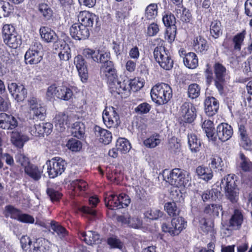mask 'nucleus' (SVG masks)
<instances>
[{
    "label": "nucleus",
    "instance_id": "nucleus-44",
    "mask_svg": "<svg viewBox=\"0 0 252 252\" xmlns=\"http://www.w3.org/2000/svg\"><path fill=\"white\" fill-rule=\"evenodd\" d=\"M21 212L14 206L9 205L4 208V214L5 217H10L11 219L18 220Z\"/></svg>",
    "mask_w": 252,
    "mask_h": 252
},
{
    "label": "nucleus",
    "instance_id": "nucleus-32",
    "mask_svg": "<svg viewBox=\"0 0 252 252\" xmlns=\"http://www.w3.org/2000/svg\"><path fill=\"white\" fill-rule=\"evenodd\" d=\"M193 47L197 52L205 53L207 51L209 46L206 40L199 36L194 40Z\"/></svg>",
    "mask_w": 252,
    "mask_h": 252
},
{
    "label": "nucleus",
    "instance_id": "nucleus-24",
    "mask_svg": "<svg viewBox=\"0 0 252 252\" xmlns=\"http://www.w3.org/2000/svg\"><path fill=\"white\" fill-rule=\"evenodd\" d=\"M94 132L96 136L99 137V140L100 142L105 145L109 144L111 142L112 136L111 132L109 131L101 128L98 126H95Z\"/></svg>",
    "mask_w": 252,
    "mask_h": 252
},
{
    "label": "nucleus",
    "instance_id": "nucleus-48",
    "mask_svg": "<svg viewBox=\"0 0 252 252\" xmlns=\"http://www.w3.org/2000/svg\"><path fill=\"white\" fill-rule=\"evenodd\" d=\"M240 167L245 172L252 171V162L243 153L240 154Z\"/></svg>",
    "mask_w": 252,
    "mask_h": 252
},
{
    "label": "nucleus",
    "instance_id": "nucleus-27",
    "mask_svg": "<svg viewBox=\"0 0 252 252\" xmlns=\"http://www.w3.org/2000/svg\"><path fill=\"white\" fill-rule=\"evenodd\" d=\"M81 235L83 238V240L88 245H92L100 243V235L96 232L93 231H88L87 232H83L81 233Z\"/></svg>",
    "mask_w": 252,
    "mask_h": 252
},
{
    "label": "nucleus",
    "instance_id": "nucleus-58",
    "mask_svg": "<svg viewBox=\"0 0 252 252\" xmlns=\"http://www.w3.org/2000/svg\"><path fill=\"white\" fill-rule=\"evenodd\" d=\"M66 146L73 152H78L82 148V143L76 139L71 138L68 141Z\"/></svg>",
    "mask_w": 252,
    "mask_h": 252
},
{
    "label": "nucleus",
    "instance_id": "nucleus-11",
    "mask_svg": "<svg viewBox=\"0 0 252 252\" xmlns=\"http://www.w3.org/2000/svg\"><path fill=\"white\" fill-rule=\"evenodd\" d=\"M179 114L183 121L190 123L196 118V109L192 104L185 102L180 107Z\"/></svg>",
    "mask_w": 252,
    "mask_h": 252
},
{
    "label": "nucleus",
    "instance_id": "nucleus-30",
    "mask_svg": "<svg viewBox=\"0 0 252 252\" xmlns=\"http://www.w3.org/2000/svg\"><path fill=\"white\" fill-rule=\"evenodd\" d=\"M202 127L204 130L208 140L213 142H215L216 137L214 135L215 131L213 122L209 120H205L202 125Z\"/></svg>",
    "mask_w": 252,
    "mask_h": 252
},
{
    "label": "nucleus",
    "instance_id": "nucleus-62",
    "mask_svg": "<svg viewBox=\"0 0 252 252\" xmlns=\"http://www.w3.org/2000/svg\"><path fill=\"white\" fill-rule=\"evenodd\" d=\"M151 109V106L147 102L139 104L135 109V112L140 115L147 114Z\"/></svg>",
    "mask_w": 252,
    "mask_h": 252
},
{
    "label": "nucleus",
    "instance_id": "nucleus-43",
    "mask_svg": "<svg viewBox=\"0 0 252 252\" xmlns=\"http://www.w3.org/2000/svg\"><path fill=\"white\" fill-rule=\"evenodd\" d=\"M215 74V79L219 81H224L226 74L225 67L220 63H216L214 66Z\"/></svg>",
    "mask_w": 252,
    "mask_h": 252
},
{
    "label": "nucleus",
    "instance_id": "nucleus-17",
    "mask_svg": "<svg viewBox=\"0 0 252 252\" xmlns=\"http://www.w3.org/2000/svg\"><path fill=\"white\" fill-rule=\"evenodd\" d=\"M109 52L99 50H94L90 48H86L83 50V56L87 59H91L94 62L99 63L104 58H107V54Z\"/></svg>",
    "mask_w": 252,
    "mask_h": 252
},
{
    "label": "nucleus",
    "instance_id": "nucleus-28",
    "mask_svg": "<svg viewBox=\"0 0 252 252\" xmlns=\"http://www.w3.org/2000/svg\"><path fill=\"white\" fill-rule=\"evenodd\" d=\"M243 220V217L241 212L235 211L229 220L228 226L231 229L237 230L240 228Z\"/></svg>",
    "mask_w": 252,
    "mask_h": 252
},
{
    "label": "nucleus",
    "instance_id": "nucleus-57",
    "mask_svg": "<svg viewBox=\"0 0 252 252\" xmlns=\"http://www.w3.org/2000/svg\"><path fill=\"white\" fill-rule=\"evenodd\" d=\"M162 21L164 25L167 27H176L175 26L176 19L173 14L166 13L163 16Z\"/></svg>",
    "mask_w": 252,
    "mask_h": 252
},
{
    "label": "nucleus",
    "instance_id": "nucleus-51",
    "mask_svg": "<svg viewBox=\"0 0 252 252\" xmlns=\"http://www.w3.org/2000/svg\"><path fill=\"white\" fill-rule=\"evenodd\" d=\"M158 14V5L155 3L149 4L145 9V16L151 20L155 18Z\"/></svg>",
    "mask_w": 252,
    "mask_h": 252
},
{
    "label": "nucleus",
    "instance_id": "nucleus-5",
    "mask_svg": "<svg viewBox=\"0 0 252 252\" xmlns=\"http://www.w3.org/2000/svg\"><path fill=\"white\" fill-rule=\"evenodd\" d=\"M108 83L111 93L114 95H121L122 97H126L130 93L129 80L126 78L119 79L118 77Z\"/></svg>",
    "mask_w": 252,
    "mask_h": 252
},
{
    "label": "nucleus",
    "instance_id": "nucleus-55",
    "mask_svg": "<svg viewBox=\"0 0 252 252\" xmlns=\"http://www.w3.org/2000/svg\"><path fill=\"white\" fill-rule=\"evenodd\" d=\"M27 91L24 86L22 85L19 86V89L16 90L15 94L12 95L13 97L17 101H22L27 97Z\"/></svg>",
    "mask_w": 252,
    "mask_h": 252
},
{
    "label": "nucleus",
    "instance_id": "nucleus-53",
    "mask_svg": "<svg viewBox=\"0 0 252 252\" xmlns=\"http://www.w3.org/2000/svg\"><path fill=\"white\" fill-rule=\"evenodd\" d=\"M0 13L3 17H8L14 10L13 6L8 2H0Z\"/></svg>",
    "mask_w": 252,
    "mask_h": 252
},
{
    "label": "nucleus",
    "instance_id": "nucleus-63",
    "mask_svg": "<svg viewBox=\"0 0 252 252\" xmlns=\"http://www.w3.org/2000/svg\"><path fill=\"white\" fill-rule=\"evenodd\" d=\"M176 27L167 28L165 38L168 42L171 43L174 41L176 35Z\"/></svg>",
    "mask_w": 252,
    "mask_h": 252
},
{
    "label": "nucleus",
    "instance_id": "nucleus-64",
    "mask_svg": "<svg viewBox=\"0 0 252 252\" xmlns=\"http://www.w3.org/2000/svg\"><path fill=\"white\" fill-rule=\"evenodd\" d=\"M28 51L36 52L43 55V48L41 43L37 40L33 41Z\"/></svg>",
    "mask_w": 252,
    "mask_h": 252
},
{
    "label": "nucleus",
    "instance_id": "nucleus-10",
    "mask_svg": "<svg viewBox=\"0 0 252 252\" xmlns=\"http://www.w3.org/2000/svg\"><path fill=\"white\" fill-rule=\"evenodd\" d=\"M104 124L108 128L116 127L120 124V118L115 108L105 109L102 113Z\"/></svg>",
    "mask_w": 252,
    "mask_h": 252
},
{
    "label": "nucleus",
    "instance_id": "nucleus-45",
    "mask_svg": "<svg viewBox=\"0 0 252 252\" xmlns=\"http://www.w3.org/2000/svg\"><path fill=\"white\" fill-rule=\"evenodd\" d=\"M38 9L40 14L46 20H49L53 16V10L46 3H41L39 4Z\"/></svg>",
    "mask_w": 252,
    "mask_h": 252
},
{
    "label": "nucleus",
    "instance_id": "nucleus-7",
    "mask_svg": "<svg viewBox=\"0 0 252 252\" xmlns=\"http://www.w3.org/2000/svg\"><path fill=\"white\" fill-rule=\"evenodd\" d=\"M29 106L30 120L37 121L43 120L45 117V108L38 103L37 99L34 97H30L28 100Z\"/></svg>",
    "mask_w": 252,
    "mask_h": 252
},
{
    "label": "nucleus",
    "instance_id": "nucleus-20",
    "mask_svg": "<svg viewBox=\"0 0 252 252\" xmlns=\"http://www.w3.org/2000/svg\"><path fill=\"white\" fill-rule=\"evenodd\" d=\"M74 63L76 65L81 80L84 82L88 79V69L86 62L83 56L78 55L74 59Z\"/></svg>",
    "mask_w": 252,
    "mask_h": 252
},
{
    "label": "nucleus",
    "instance_id": "nucleus-35",
    "mask_svg": "<svg viewBox=\"0 0 252 252\" xmlns=\"http://www.w3.org/2000/svg\"><path fill=\"white\" fill-rule=\"evenodd\" d=\"M105 204L107 207L112 210L123 208L122 205L120 204V195H110L108 198V201L106 198L105 199Z\"/></svg>",
    "mask_w": 252,
    "mask_h": 252
},
{
    "label": "nucleus",
    "instance_id": "nucleus-46",
    "mask_svg": "<svg viewBox=\"0 0 252 252\" xmlns=\"http://www.w3.org/2000/svg\"><path fill=\"white\" fill-rule=\"evenodd\" d=\"M168 150L171 153L178 155L181 151V145L177 138L172 137L168 141Z\"/></svg>",
    "mask_w": 252,
    "mask_h": 252
},
{
    "label": "nucleus",
    "instance_id": "nucleus-26",
    "mask_svg": "<svg viewBox=\"0 0 252 252\" xmlns=\"http://www.w3.org/2000/svg\"><path fill=\"white\" fill-rule=\"evenodd\" d=\"M29 140V137L17 131H13L11 135V141L16 147L22 148L25 143Z\"/></svg>",
    "mask_w": 252,
    "mask_h": 252
},
{
    "label": "nucleus",
    "instance_id": "nucleus-16",
    "mask_svg": "<svg viewBox=\"0 0 252 252\" xmlns=\"http://www.w3.org/2000/svg\"><path fill=\"white\" fill-rule=\"evenodd\" d=\"M72 117L69 116L64 112L57 114L53 119V123L56 129L63 132L65 129V126L72 122Z\"/></svg>",
    "mask_w": 252,
    "mask_h": 252
},
{
    "label": "nucleus",
    "instance_id": "nucleus-42",
    "mask_svg": "<svg viewBox=\"0 0 252 252\" xmlns=\"http://www.w3.org/2000/svg\"><path fill=\"white\" fill-rule=\"evenodd\" d=\"M49 242L45 239H36L33 243L32 252H46L48 250Z\"/></svg>",
    "mask_w": 252,
    "mask_h": 252
},
{
    "label": "nucleus",
    "instance_id": "nucleus-41",
    "mask_svg": "<svg viewBox=\"0 0 252 252\" xmlns=\"http://www.w3.org/2000/svg\"><path fill=\"white\" fill-rule=\"evenodd\" d=\"M119 220L127 223L129 226L135 229H139L142 225V221L138 218L129 217L126 219L124 216H120L119 218Z\"/></svg>",
    "mask_w": 252,
    "mask_h": 252
},
{
    "label": "nucleus",
    "instance_id": "nucleus-40",
    "mask_svg": "<svg viewBox=\"0 0 252 252\" xmlns=\"http://www.w3.org/2000/svg\"><path fill=\"white\" fill-rule=\"evenodd\" d=\"M188 144L191 151L194 153L199 151L201 145L200 140L193 133L188 134Z\"/></svg>",
    "mask_w": 252,
    "mask_h": 252
},
{
    "label": "nucleus",
    "instance_id": "nucleus-54",
    "mask_svg": "<svg viewBox=\"0 0 252 252\" xmlns=\"http://www.w3.org/2000/svg\"><path fill=\"white\" fill-rule=\"evenodd\" d=\"M210 32L215 38H218L222 34L221 23L220 22H213L211 25Z\"/></svg>",
    "mask_w": 252,
    "mask_h": 252
},
{
    "label": "nucleus",
    "instance_id": "nucleus-34",
    "mask_svg": "<svg viewBox=\"0 0 252 252\" xmlns=\"http://www.w3.org/2000/svg\"><path fill=\"white\" fill-rule=\"evenodd\" d=\"M71 132L72 135L78 139L83 137L85 132V126L80 121H77L71 125Z\"/></svg>",
    "mask_w": 252,
    "mask_h": 252
},
{
    "label": "nucleus",
    "instance_id": "nucleus-29",
    "mask_svg": "<svg viewBox=\"0 0 252 252\" xmlns=\"http://www.w3.org/2000/svg\"><path fill=\"white\" fill-rule=\"evenodd\" d=\"M239 133L241 138V144L247 150L252 149V142L249 138L245 127L243 125L239 126Z\"/></svg>",
    "mask_w": 252,
    "mask_h": 252
},
{
    "label": "nucleus",
    "instance_id": "nucleus-59",
    "mask_svg": "<svg viewBox=\"0 0 252 252\" xmlns=\"http://www.w3.org/2000/svg\"><path fill=\"white\" fill-rule=\"evenodd\" d=\"M51 227L54 232L56 233L60 238L64 237L66 236V231L65 229L55 221L51 222Z\"/></svg>",
    "mask_w": 252,
    "mask_h": 252
},
{
    "label": "nucleus",
    "instance_id": "nucleus-56",
    "mask_svg": "<svg viewBox=\"0 0 252 252\" xmlns=\"http://www.w3.org/2000/svg\"><path fill=\"white\" fill-rule=\"evenodd\" d=\"M200 93V87L195 83L191 84L188 87V95L193 99L197 98Z\"/></svg>",
    "mask_w": 252,
    "mask_h": 252
},
{
    "label": "nucleus",
    "instance_id": "nucleus-33",
    "mask_svg": "<svg viewBox=\"0 0 252 252\" xmlns=\"http://www.w3.org/2000/svg\"><path fill=\"white\" fill-rule=\"evenodd\" d=\"M172 228L174 229V234L176 236L179 235L181 231L187 226V222L184 218L178 217L173 218L171 220Z\"/></svg>",
    "mask_w": 252,
    "mask_h": 252
},
{
    "label": "nucleus",
    "instance_id": "nucleus-47",
    "mask_svg": "<svg viewBox=\"0 0 252 252\" xmlns=\"http://www.w3.org/2000/svg\"><path fill=\"white\" fill-rule=\"evenodd\" d=\"M116 147L122 153L128 152L131 148L129 141L123 138H120L117 140Z\"/></svg>",
    "mask_w": 252,
    "mask_h": 252
},
{
    "label": "nucleus",
    "instance_id": "nucleus-14",
    "mask_svg": "<svg viewBox=\"0 0 252 252\" xmlns=\"http://www.w3.org/2000/svg\"><path fill=\"white\" fill-rule=\"evenodd\" d=\"M90 32L87 28L78 23H75L70 28V34L72 38L76 40H84L90 35Z\"/></svg>",
    "mask_w": 252,
    "mask_h": 252
},
{
    "label": "nucleus",
    "instance_id": "nucleus-21",
    "mask_svg": "<svg viewBox=\"0 0 252 252\" xmlns=\"http://www.w3.org/2000/svg\"><path fill=\"white\" fill-rule=\"evenodd\" d=\"M221 187L217 186L216 188H213L211 190H207L203 191L200 195L202 200L206 202L209 200L217 201L220 200L222 195L221 191Z\"/></svg>",
    "mask_w": 252,
    "mask_h": 252
},
{
    "label": "nucleus",
    "instance_id": "nucleus-52",
    "mask_svg": "<svg viewBox=\"0 0 252 252\" xmlns=\"http://www.w3.org/2000/svg\"><path fill=\"white\" fill-rule=\"evenodd\" d=\"M246 32L245 31L242 32L237 34L233 37V42L234 44V49L236 50L240 51L241 49V45L243 43Z\"/></svg>",
    "mask_w": 252,
    "mask_h": 252
},
{
    "label": "nucleus",
    "instance_id": "nucleus-3",
    "mask_svg": "<svg viewBox=\"0 0 252 252\" xmlns=\"http://www.w3.org/2000/svg\"><path fill=\"white\" fill-rule=\"evenodd\" d=\"M164 180L172 186L179 187L187 186L190 178L187 171L176 168L170 171L166 176H164Z\"/></svg>",
    "mask_w": 252,
    "mask_h": 252
},
{
    "label": "nucleus",
    "instance_id": "nucleus-61",
    "mask_svg": "<svg viewBox=\"0 0 252 252\" xmlns=\"http://www.w3.org/2000/svg\"><path fill=\"white\" fill-rule=\"evenodd\" d=\"M15 159L16 162L23 166L24 169L30 163L29 159L20 151L16 154Z\"/></svg>",
    "mask_w": 252,
    "mask_h": 252
},
{
    "label": "nucleus",
    "instance_id": "nucleus-15",
    "mask_svg": "<svg viewBox=\"0 0 252 252\" xmlns=\"http://www.w3.org/2000/svg\"><path fill=\"white\" fill-rule=\"evenodd\" d=\"M18 122L15 117L5 113L0 114V128L3 129H13L18 126Z\"/></svg>",
    "mask_w": 252,
    "mask_h": 252
},
{
    "label": "nucleus",
    "instance_id": "nucleus-22",
    "mask_svg": "<svg viewBox=\"0 0 252 252\" xmlns=\"http://www.w3.org/2000/svg\"><path fill=\"white\" fill-rule=\"evenodd\" d=\"M39 33L42 39L46 43H56L58 40L55 32L47 27H41Z\"/></svg>",
    "mask_w": 252,
    "mask_h": 252
},
{
    "label": "nucleus",
    "instance_id": "nucleus-31",
    "mask_svg": "<svg viewBox=\"0 0 252 252\" xmlns=\"http://www.w3.org/2000/svg\"><path fill=\"white\" fill-rule=\"evenodd\" d=\"M3 39V41L9 47L16 49L22 44L21 36L17 33H13L12 35L8 36Z\"/></svg>",
    "mask_w": 252,
    "mask_h": 252
},
{
    "label": "nucleus",
    "instance_id": "nucleus-49",
    "mask_svg": "<svg viewBox=\"0 0 252 252\" xmlns=\"http://www.w3.org/2000/svg\"><path fill=\"white\" fill-rule=\"evenodd\" d=\"M222 210V207L220 204H212L207 205L204 212L206 214L213 216H218L220 211Z\"/></svg>",
    "mask_w": 252,
    "mask_h": 252
},
{
    "label": "nucleus",
    "instance_id": "nucleus-25",
    "mask_svg": "<svg viewBox=\"0 0 252 252\" xmlns=\"http://www.w3.org/2000/svg\"><path fill=\"white\" fill-rule=\"evenodd\" d=\"M24 171L26 174L35 181L41 179L43 173L42 170L39 169L37 166L31 162L25 167Z\"/></svg>",
    "mask_w": 252,
    "mask_h": 252
},
{
    "label": "nucleus",
    "instance_id": "nucleus-2",
    "mask_svg": "<svg viewBox=\"0 0 252 252\" xmlns=\"http://www.w3.org/2000/svg\"><path fill=\"white\" fill-rule=\"evenodd\" d=\"M159 45L154 51V57L156 61L160 66L165 70H169L173 66V60L169 52L166 49L163 45L164 41L159 39Z\"/></svg>",
    "mask_w": 252,
    "mask_h": 252
},
{
    "label": "nucleus",
    "instance_id": "nucleus-12",
    "mask_svg": "<svg viewBox=\"0 0 252 252\" xmlns=\"http://www.w3.org/2000/svg\"><path fill=\"white\" fill-rule=\"evenodd\" d=\"M233 132V129L230 125L222 123L217 126L214 135L216 137V141L218 138L221 141L225 142L231 137Z\"/></svg>",
    "mask_w": 252,
    "mask_h": 252
},
{
    "label": "nucleus",
    "instance_id": "nucleus-23",
    "mask_svg": "<svg viewBox=\"0 0 252 252\" xmlns=\"http://www.w3.org/2000/svg\"><path fill=\"white\" fill-rule=\"evenodd\" d=\"M89 201L91 207L82 206L79 208V210L87 216H90L92 219L96 215V210L94 208L96 206L99 202V199L96 196H91L89 198Z\"/></svg>",
    "mask_w": 252,
    "mask_h": 252
},
{
    "label": "nucleus",
    "instance_id": "nucleus-19",
    "mask_svg": "<svg viewBox=\"0 0 252 252\" xmlns=\"http://www.w3.org/2000/svg\"><path fill=\"white\" fill-rule=\"evenodd\" d=\"M204 103L205 112L207 115L211 117L217 113L220 104L216 98L213 96H208L205 99Z\"/></svg>",
    "mask_w": 252,
    "mask_h": 252
},
{
    "label": "nucleus",
    "instance_id": "nucleus-18",
    "mask_svg": "<svg viewBox=\"0 0 252 252\" xmlns=\"http://www.w3.org/2000/svg\"><path fill=\"white\" fill-rule=\"evenodd\" d=\"M53 128V125L50 123H41L38 125H35L33 127H31L30 132L31 134L35 136H44V134L48 135Z\"/></svg>",
    "mask_w": 252,
    "mask_h": 252
},
{
    "label": "nucleus",
    "instance_id": "nucleus-50",
    "mask_svg": "<svg viewBox=\"0 0 252 252\" xmlns=\"http://www.w3.org/2000/svg\"><path fill=\"white\" fill-rule=\"evenodd\" d=\"M164 208L168 214L171 217H174L179 214L180 210L174 201L165 203Z\"/></svg>",
    "mask_w": 252,
    "mask_h": 252
},
{
    "label": "nucleus",
    "instance_id": "nucleus-9",
    "mask_svg": "<svg viewBox=\"0 0 252 252\" xmlns=\"http://www.w3.org/2000/svg\"><path fill=\"white\" fill-rule=\"evenodd\" d=\"M46 95L51 98L56 96L61 99L68 100L72 97L73 92L70 88L65 86L57 87L53 85L48 88Z\"/></svg>",
    "mask_w": 252,
    "mask_h": 252
},
{
    "label": "nucleus",
    "instance_id": "nucleus-38",
    "mask_svg": "<svg viewBox=\"0 0 252 252\" xmlns=\"http://www.w3.org/2000/svg\"><path fill=\"white\" fill-rule=\"evenodd\" d=\"M196 172L200 179L205 181L211 180L213 176V172L211 168L199 166L197 167Z\"/></svg>",
    "mask_w": 252,
    "mask_h": 252
},
{
    "label": "nucleus",
    "instance_id": "nucleus-37",
    "mask_svg": "<svg viewBox=\"0 0 252 252\" xmlns=\"http://www.w3.org/2000/svg\"><path fill=\"white\" fill-rule=\"evenodd\" d=\"M43 56L36 52L27 51L25 55L26 63L30 64H37L42 60Z\"/></svg>",
    "mask_w": 252,
    "mask_h": 252
},
{
    "label": "nucleus",
    "instance_id": "nucleus-13",
    "mask_svg": "<svg viewBox=\"0 0 252 252\" xmlns=\"http://www.w3.org/2000/svg\"><path fill=\"white\" fill-rule=\"evenodd\" d=\"M98 17L94 13L87 11L80 12L78 15L79 23L91 31L94 23H97Z\"/></svg>",
    "mask_w": 252,
    "mask_h": 252
},
{
    "label": "nucleus",
    "instance_id": "nucleus-8",
    "mask_svg": "<svg viewBox=\"0 0 252 252\" xmlns=\"http://www.w3.org/2000/svg\"><path fill=\"white\" fill-rule=\"evenodd\" d=\"M107 57L99 63L101 64L100 72L106 77L108 84L112 80H115V79L118 77V75L114 63L110 60L111 56L109 52L107 54Z\"/></svg>",
    "mask_w": 252,
    "mask_h": 252
},
{
    "label": "nucleus",
    "instance_id": "nucleus-60",
    "mask_svg": "<svg viewBox=\"0 0 252 252\" xmlns=\"http://www.w3.org/2000/svg\"><path fill=\"white\" fill-rule=\"evenodd\" d=\"M74 191H83L86 190L87 184L82 180L77 179L73 180L71 183Z\"/></svg>",
    "mask_w": 252,
    "mask_h": 252
},
{
    "label": "nucleus",
    "instance_id": "nucleus-4",
    "mask_svg": "<svg viewBox=\"0 0 252 252\" xmlns=\"http://www.w3.org/2000/svg\"><path fill=\"white\" fill-rule=\"evenodd\" d=\"M237 177L234 174H228L221 181L225 190L226 196L232 202H235L238 199Z\"/></svg>",
    "mask_w": 252,
    "mask_h": 252
},
{
    "label": "nucleus",
    "instance_id": "nucleus-36",
    "mask_svg": "<svg viewBox=\"0 0 252 252\" xmlns=\"http://www.w3.org/2000/svg\"><path fill=\"white\" fill-rule=\"evenodd\" d=\"M184 63L189 68L194 69L198 65V59L195 53L189 52L184 58Z\"/></svg>",
    "mask_w": 252,
    "mask_h": 252
},
{
    "label": "nucleus",
    "instance_id": "nucleus-39",
    "mask_svg": "<svg viewBox=\"0 0 252 252\" xmlns=\"http://www.w3.org/2000/svg\"><path fill=\"white\" fill-rule=\"evenodd\" d=\"M161 141V137L158 134H154L145 139L144 145L148 148H154L158 146Z\"/></svg>",
    "mask_w": 252,
    "mask_h": 252
},
{
    "label": "nucleus",
    "instance_id": "nucleus-6",
    "mask_svg": "<svg viewBox=\"0 0 252 252\" xmlns=\"http://www.w3.org/2000/svg\"><path fill=\"white\" fill-rule=\"evenodd\" d=\"M66 161L60 158H55L46 161L47 173L51 178H54L61 175L65 170Z\"/></svg>",
    "mask_w": 252,
    "mask_h": 252
},
{
    "label": "nucleus",
    "instance_id": "nucleus-1",
    "mask_svg": "<svg viewBox=\"0 0 252 252\" xmlns=\"http://www.w3.org/2000/svg\"><path fill=\"white\" fill-rule=\"evenodd\" d=\"M152 100L159 105L167 103L172 96L171 88L167 84L160 83L154 86L151 91Z\"/></svg>",
    "mask_w": 252,
    "mask_h": 252
}]
</instances>
